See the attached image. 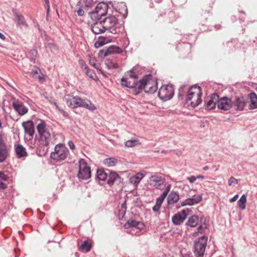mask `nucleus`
<instances>
[{"instance_id": "6e6d98bb", "label": "nucleus", "mask_w": 257, "mask_h": 257, "mask_svg": "<svg viewBox=\"0 0 257 257\" xmlns=\"http://www.w3.org/2000/svg\"><path fill=\"white\" fill-rule=\"evenodd\" d=\"M197 179H203L204 178V176L203 175H199L196 177Z\"/></svg>"}, {"instance_id": "052dcab7", "label": "nucleus", "mask_w": 257, "mask_h": 257, "mask_svg": "<svg viewBox=\"0 0 257 257\" xmlns=\"http://www.w3.org/2000/svg\"><path fill=\"white\" fill-rule=\"evenodd\" d=\"M33 53H37V51H35V50H33Z\"/></svg>"}, {"instance_id": "c03bdc74", "label": "nucleus", "mask_w": 257, "mask_h": 257, "mask_svg": "<svg viewBox=\"0 0 257 257\" xmlns=\"http://www.w3.org/2000/svg\"><path fill=\"white\" fill-rule=\"evenodd\" d=\"M238 183V181L237 179H236L235 178H234V177H231L230 179L229 180V181H228V185L229 186H231L232 184L234 183V184H237Z\"/></svg>"}, {"instance_id": "2f4dec72", "label": "nucleus", "mask_w": 257, "mask_h": 257, "mask_svg": "<svg viewBox=\"0 0 257 257\" xmlns=\"http://www.w3.org/2000/svg\"><path fill=\"white\" fill-rule=\"evenodd\" d=\"M141 144V143L140 142L139 140L137 139H132L130 140L127 141L125 143V145L126 147L132 148L136 146L139 145Z\"/></svg>"}, {"instance_id": "473e14b6", "label": "nucleus", "mask_w": 257, "mask_h": 257, "mask_svg": "<svg viewBox=\"0 0 257 257\" xmlns=\"http://www.w3.org/2000/svg\"><path fill=\"white\" fill-rule=\"evenodd\" d=\"M246 201H247V199H246V195L245 194L242 195L237 202V205L238 206V207L240 209H241V210L245 209V207H246Z\"/></svg>"}, {"instance_id": "37998d69", "label": "nucleus", "mask_w": 257, "mask_h": 257, "mask_svg": "<svg viewBox=\"0 0 257 257\" xmlns=\"http://www.w3.org/2000/svg\"><path fill=\"white\" fill-rule=\"evenodd\" d=\"M205 229H206L205 226H204L202 225H200L197 228V232H195L194 233V236H196L197 235L198 233H203Z\"/></svg>"}, {"instance_id": "dca6fc26", "label": "nucleus", "mask_w": 257, "mask_h": 257, "mask_svg": "<svg viewBox=\"0 0 257 257\" xmlns=\"http://www.w3.org/2000/svg\"><path fill=\"white\" fill-rule=\"evenodd\" d=\"M12 105L15 110L21 115H23L28 112V109L24 104L18 100L14 101Z\"/></svg>"}, {"instance_id": "a19ab883", "label": "nucleus", "mask_w": 257, "mask_h": 257, "mask_svg": "<svg viewBox=\"0 0 257 257\" xmlns=\"http://www.w3.org/2000/svg\"><path fill=\"white\" fill-rule=\"evenodd\" d=\"M75 12L79 16H83L85 13L83 6H82V7H80L77 5L76 8Z\"/></svg>"}, {"instance_id": "c9c22d12", "label": "nucleus", "mask_w": 257, "mask_h": 257, "mask_svg": "<svg viewBox=\"0 0 257 257\" xmlns=\"http://www.w3.org/2000/svg\"><path fill=\"white\" fill-rule=\"evenodd\" d=\"M84 71L86 75L92 80L95 81H97L99 80V79L98 78L97 76H96L94 72L89 69V68Z\"/></svg>"}, {"instance_id": "0eeeda50", "label": "nucleus", "mask_w": 257, "mask_h": 257, "mask_svg": "<svg viewBox=\"0 0 257 257\" xmlns=\"http://www.w3.org/2000/svg\"><path fill=\"white\" fill-rule=\"evenodd\" d=\"M117 21L115 17L111 16L106 18L102 22L105 31L108 30L110 33L116 34L120 32V28L118 27Z\"/></svg>"}, {"instance_id": "b1692460", "label": "nucleus", "mask_w": 257, "mask_h": 257, "mask_svg": "<svg viewBox=\"0 0 257 257\" xmlns=\"http://www.w3.org/2000/svg\"><path fill=\"white\" fill-rule=\"evenodd\" d=\"M167 200L169 204H174L179 201V195L176 192L172 191L168 195Z\"/></svg>"}, {"instance_id": "f704fd0d", "label": "nucleus", "mask_w": 257, "mask_h": 257, "mask_svg": "<svg viewBox=\"0 0 257 257\" xmlns=\"http://www.w3.org/2000/svg\"><path fill=\"white\" fill-rule=\"evenodd\" d=\"M119 178V175L115 172H110L108 176L107 180V183L109 185H112L114 183L115 181Z\"/></svg>"}, {"instance_id": "20e7f679", "label": "nucleus", "mask_w": 257, "mask_h": 257, "mask_svg": "<svg viewBox=\"0 0 257 257\" xmlns=\"http://www.w3.org/2000/svg\"><path fill=\"white\" fill-rule=\"evenodd\" d=\"M139 90H144L148 93H154L157 90L156 81L150 77H145L139 81Z\"/></svg>"}, {"instance_id": "ddd939ff", "label": "nucleus", "mask_w": 257, "mask_h": 257, "mask_svg": "<svg viewBox=\"0 0 257 257\" xmlns=\"http://www.w3.org/2000/svg\"><path fill=\"white\" fill-rule=\"evenodd\" d=\"M188 213L189 209H186L175 214L172 218L173 223L176 225L181 224L186 219Z\"/></svg>"}, {"instance_id": "4c0bfd02", "label": "nucleus", "mask_w": 257, "mask_h": 257, "mask_svg": "<svg viewBox=\"0 0 257 257\" xmlns=\"http://www.w3.org/2000/svg\"><path fill=\"white\" fill-rule=\"evenodd\" d=\"M97 177L100 180L104 181L107 178V174L103 170H98L97 172Z\"/></svg>"}, {"instance_id": "f257e3e1", "label": "nucleus", "mask_w": 257, "mask_h": 257, "mask_svg": "<svg viewBox=\"0 0 257 257\" xmlns=\"http://www.w3.org/2000/svg\"><path fill=\"white\" fill-rule=\"evenodd\" d=\"M67 105L72 108L79 107L85 108L89 110L94 111L97 109L96 107L88 99H82L78 96H72L67 95L65 96Z\"/></svg>"}, {"instance_id": "423d86ee", "label": "nucleus", "mask_w": 257, "mask_h": 257, "mask_svg": "<svg viewBox=\"0 0 257 257\" xmlns=\"http://www.w3.org/2000/svg\"><path fill=\"white\" fill-rule=\"evenodd\" d=\"M69 154V150L65 145L59 144L55 146L54 152L51 153L50 157L54 160L61 161L65 160Z\"/></svg>"}, {"instance_id": "5701e85b", "label": "nucleus", "mask_w": 257, "mask_h": 257, "mask_svg": "<svg viewBox=\"0 0 257 257\" xmlns=\"http://www.w3.org/2000/svg\"><path fill=\"white\" fill-rule=\"evenodd\" d=\"M30 75L34 79H38L41 83H42L45 79L39 68L36 67H34L30 73Z\"/></svg>"}, {"instance_id": "09e8293b", "label": "nucleus", "mask_w": 257, "mask_h": 257, "mask_svg": "<svg viewBox=\"0 0 257 257\" xmlns=\"http://www.w3.org/2000/svg\"><path fill=\"white\" fill-rule=\"evenodd\" d=\"M68 145L71 149L74 150L75 149V145L72 141H69Z\"/></svg>"}, {"instance_id": "bb28decb", "label": "nucleus", "mask_w": 257, "mask_h": 257, "mask_svg": "<svg viewBox=\"0 0 257 257\" xmlns=\"http://www.w3.org/2000/svg\"><path fill=\"white\" fill-rule=\"evenodd\" d=\"M249 97L250 99V104L249 105V107L250 109H255L257 108V95L255 93L251 92L250 93L248 98Z\"/></svg>"}, {"instance_id": "393cba45", "label": "nucleus", "mask_w": 257, "mask_h": 257, "mask_svg": "<svg viewBox=\"0 0 257 257\" xmlns=\"http://www.w3.org/2000/svg\"><path fill=\"white\" fill-rule=\"evenodd\" d=\"M199 222V218L197 215H193L189 218L186 223V225L191 227H195L197 226Z\"/></svg>"}, {"instance_id": "4d7b16f0", "label": "nucleus", "mask_w": 257, "mask_h": 257, "mask_svg": "<svg viewBox=\"0 0 257 257\" xmlns=\"http://www.w3.org/2000/svg\"><path fill=\"white\" fill-rule=\"evenodd\" d=\"M100 73L102 74V75H103L104 77H107V76H106V74H105L104 72H103L102 70H100Z\"/></svg>"}, {"instance_id": "39448f33", "label": "nucleus", "mask_w": 257, "mask_h": 257, "mask_svg": "<svg viewBox=\"0 0 257 257\" xmlns=\"http://www.w3.org/2000/svg\"><path fill=\"white\" fill-rule=\"evenodd\" d=\"M121 83L122 85L130 88H138V77L133 71H130L127 72L125 76L121 79Z\"/></svg>"}, {"instance_id": "de8ad7c7", "label": "nucleus", "mask_w": 257, "mask_h": 257, "mask_svg": "<svg viewBox=\"0 0 257 257\" xmlns=\"http://www.w3.org/2000/svg\"><path fill=\"white\" fill-rule=\"evenodd\" d=\"M187 179L189 181L190 183H193L196 181L197 178L194 176H191L190 177H187Z\"/></svg>"}, {"instance_id": "4be33fe9", "label": "nucleus", "mask_w": 257, "mask_h": 257, "mask_svg": "<svg viewBox=\"0 0 257 257\" xmlns=\"http://www.w3.org/2000/svg\"><path fill=\"white\" fill-rule=\"evenodd\" d=\"M92 31L95 34H99L105 31L102 21L96 22L91 26Z\"/></svg>"}, {"instance_id": "f3484780", "label": "nucleus", "mask_w": 257, "mask_h": 257, "mask_svg": "<svg viewBox=\"0 0 257 257\" xmlns=\"http://www.w3.org/2000/svg\"><path fill=\"white\" fill-rule=\"evenodd\" d=\"M202 197L201 195H195L192 198L186 199L184 201L181 202V206L186 205H193L197 204L201 201Z\"/></svg>"}, {"instance_id": "49530a36", "label": "nucleus", "mask_w": 257, "mask_h": 257, "mask_svg": "<svg viewBox=\"0 0 257 257\" xmlns=\"http://www.w3.org/2000/svg\"><path fill=\"white\" fill-rule=\"evenodd\" d=\"M0 179L3 181H7L8 177L3 172H0Z\"/></svg>"}, {"instance_id": "c85d7f7f", "label": "nucleus", "mask_w": 257, "mask_h": 257, "mask_svg": "<svg viewBox=\"0 0 257 257\" xmlns=\"http://www.w3.org/2000/svg\"><path fill=\"white\" fill-rule=\"evenodd\" d=\"M15 151L19 158L25 157L27 155L25 148L21 145H17L15 147Z\"/></svg>"}, {"instance_id": "3c124183", "label": "nucleus", "mask_w": 257, "mask_h": 257, "mask_svg": "<svg viewBox=\"0 0 257 257\" xmlns=\"http://www.w3.org/2000/svg\"><path fill=\"white\" fill-rule=\"evenodd\" d=\"M238 195L237 194L235 195L233 197H232V198H231L229 200V201H230V202H234L238 199Z\"/></svg>"}, {"instance_id": "72a5a7b5", "label": "nucleus", "mask_w": 257, "mask_h": 257, "mask_svg": "<svg viewBox=\"0 0 257 257\" xmlns=\"http://www.w3.org/2000/svg\"><path fill=\"white\" fill-rule=\"evenodd\" d=\"M107 38L102 37H99L98 40L95 43L94 46L95 48H99L105 44L108 43Z\"/></svg>"}, {"instance_id": "bf43d9fd", "label": "nucleus", "mask_w": 257, "mask_h": 257, "mask_svg": "<svg viewBox=\"0 0 257 257\" xmlns=\"http://www.w3.org/2000/svg\"><path fill=\"white\" fill-rule=\"evenodd\" d=\"M90 64L92 65L93 67H94L95 68H96V64L95 63H92L91 61L90 62Z\"/></svg>"}, {"instance_id": "a878e982", "label": "nucleus", "mask_w": 257, "mask_h": 257, "mask_svg": "<svg viewBox=\"0 0 257 257\" xmlns=\"http://www.w3.org/2000/svg\"><path fill=\"white\" fill-rule=\"evenodd\" d=\"M144 176L145 175L143 173H138L135 176L131 177L130 183L135 186H137Z\"/></svg>"}, {"instance_id": "a18cd8bd", "label": "nucleus", "mask_w": 257, "mask_h": 257, "mask_svg": "<svg viewBox=\"0 0 257 257\" xmlns=\"http://www.w3.org/2000/svg\"><path fill=\"white\" fill-rule=\"evenodd\" d=\"M79 64L81 65V68L83 69L84 70H85L86 69L88 68L85 62L82 60L79 61Z\"/></svg>"}, {"instance_id": "4468645a", "label": "nucleus", "mask_w": 257, "mask_h": 257, "mask_svg": "<svg viewBox=\"0 0 257 257\" xmlns=\"http://www.w3.org/2000/svg\"><path fill=\"white\" fill-rule=\"evenodd\" d=\"M170 189L171 185L168 184L166 188L165 191L161 194L160 197L157 199L156 204L153 208V210L154 212H157L160 210L162 203L167 197L168 193L170 191Z\"/></svg>"}, {"instance_id": "c756f323", "label": "nucleus", "mask_w": 257, "mask_h": 257, "mask_svg": "<svg viewBox=\"0 0 257 257\" xmlns=\"http://www.w3.org/2000/svg\"><path fill=\"white\" fill-rule=\"evenodd\" d=\"M118 163V160L114 158H108L103 161V164L107 167H112L115 166Z\"/></svg>"}, {"instance_id": "7c9ffc66", "label": "nucleus", "mask_w": 257, "mask_h": 257, "mask_svg": "<svg viewBox=\"0 0 257 257\" xmlns=\"http://www.w3.org/2000/svg\"><path fill=\"white\" fill-rule=\"evenodd\" d=\"M92 247V244L90 242L86 240L79 247V250L83 252H88L90 250Z\"/></svg>"}, {"instance_id": "e433bc0d", "label": "nucleus", "mask_w": 257, "mask_h": 257, "mask_svg": "<svg viewBox=\"0 0 257 257\" xmlns=\"http://www.w3.org/2000/svg\"><path fill=\"white\" fill-rule=\"evenodd\" d=\"M9 156L8 149H2L0 150V163L3 162Z\"/></svg>"}, {"instance_id": "2eb2a0df", "label": "nucleus", "mask_w": 257, "mask_h": 257, "mask_svg": "<svg viewBox=\"0 0 257 257\" xmlns=\"http://www.w3.org/2000/svg\"><path fill=\"white\" fill-rule=\"evenodd\" d=\"M219 96L216 93H213L208 97L205 100L206 107L208 109H211L215 108L216 104H218Z\"/></svg>"}, {"instance_id": "58836bf2", "label": "nucleus", "mask_w": 257, "mask_h": 257, "mask_svg": "<svg viewBox=\"0 0 257 257\" xmlns=\"http://www.w3.org/2000/svg\"><path fill=\"white\" fill-rule=\"evenodd\" d=\"M106 64L109 69H116L118 67L117 63L110 60L108 61L107 63H106Z\"/></svg>"}, {"instance_id": "7ed1b4c3", "label": "nucleus", "mask_w": 257, "mask_h": 257, "mask_svg": "<svg viewBox=\"0 0 257 257\" xmlns=\"http://www.w3.org/2000/svg\"><path fill=\"white\" fill-rule=\"evenodd\" d=\"M202 90L199 86H192L188 90L186 101L192 107H196L202 102Z\"/></svg>"}, {"instance_id": "f03ea898", "label": "nucleus", "mask_w": 257, "mask_h": 257, "mask_svg": "<svg viewBox=\"0 0 257 257\" xmlns=\"http://www.w3.org/2000/svg\"><path fill=\"white\" fill-rule=\"evenodd\" d=\"M37 129L39 134V146L42 147L44 146L48 147L51 142L52 138L46 122L44 120H40Z\"/></svg>"}, {"instance_id": "6ab92c4d", "label": "nucleus", "mask_w": 257, "mask_h": 257, "mask_svg": "<svg viewBox=\"0 0 257 257\" xmlns=\"http://www.w3.org/2000/svg\"><path fill=\"white\" fill-rule=\"evenodd\" d=\"M108 10L107 5L103 2L98 4L95 8V12L99 17L105 16Z\"/></svg>"}, {"instance_id": "13d9d810", "label": "nucleus", "mask_w": 257, "mask_h": 257, "mask_svg": "<svg viewBox=\"0 0 257 257\" xmlns=\"http://www.w3.org/2000/svg\"><path fill=\"white\" fill-rule=\"evenodd\" d=\"M203 169L204 171H207L209 169V167L207 166H206L204 167H203Z\"/></svg>"}, {"instance_id": "5fc2aeb1", "label": "nucleus", "mask_w": 257, "mask_h": 257, "mask_svg": "<svg viewBox=\"0 0 257 257\" xmlns=\"http://www.w3.org/2000/svg\"><path fill=\"white\" fill-rule=\"evenodd\" d=\"M54 105H55L56 107L61 112L63 110L62 109H61L59 106L56 104V103H54Z\"/></svg>"}, {"instance_id": "9d476101", "label": "nucleus", "mask_w": 257, "mask_h": 257, "mask_svg": "<svg viewBox=\"0 0 257 257\" xmlns=\"http://www.w3.org/2000/svg\"><path fill=\"white\" fill-rule=\"evenodd\" d=\"M174 93V88L171 85L162 86L159 89L158 95L160 98L164 101L170 99Z\"/></svg>"}, {"instance_id": "412c9836", "label": "nucleus", "mask_w": 257, "mask_h": 257, "mask_svg": "<svg viewBox=\"0 0 257 257\" xmlns=\"http://www.w3.org/2000/svg\"><path fill=\"white\" fill-rule=\"evenodd\" d=\"M165 178L161 176H152L150 178V184L157 188H161V186L164 183Z\"/></svg>"}, {"instance_id": "79ce46f5", "label": "nucleus", "mask_w": 257, "mask_h": 257, "mask_svg": "<svg viewBox=\"0 0 257 257\" xmlns=\"http://www.w3.org/2000/svg\"><path fill=\"white\" fill-rule=\"evenodd\" d=\"M2 149H8L6 143L3 140V136L0 134V150Z\"/></svg>"}, {"instance_id": "9b49d317", "label": "nucleus", "mask_w": 257, "mask_h": 257, "mask_svg": "<svg viewBox=\"0 0 257 257\" xmlns=\"http://www.w3.org/2000/svg\"><path fill=\"white\" fill-rule=\"evenodd\" d=\"M248 100V96L240 95L235 96L233 101V106L238 110H242L245 107Z\"/></svg>"}, {"instance_id": "f8f14e48", "label": "nucleus", "mask_w": 257, "mask_h": 257, "mask_svg": "<svg viewBox=\"0 0 257 257\" xmlns=\"http://www.w3.org/2000/svg\"><path fill=\"white\" fill-rule=\"evenodd\" d=\"M217 107L221 110L228 111L233 107V101L230 98L226 97L219 98Z\"/></svg>"}, {"instance_id": "1a4fd4ad", "label": "nucleus", "mask_w": 257, "mask_h": 257, "mask_svg": "<svg viewBox=\"0 0 257 257\" xmlns=\"http://www.w3.org/2000/svg\"><path fill=\"white\" fill-rule=\"evenodd\" d=\"M207 237L203 236L195 242L194 253L197 257H203L207 242Z\"/></svg>"}, {"instance_id": "a211bd4d", "label": "nucleus", "mask_w": 257, "mask_h": 257, "mask_svg": "<svg viewBox=\"0 0 257 257\" xmlns=\"http://www.w3.org/2000/svg\"><path fill=\"white\" fill-rule=\"evenodd\" d=\"M124 227L125 229L135 227L139 230H142L144 228V225L143 223L140 221H137L134 220H128L124 224Z\"/></svg>"}, {"instance_id": "ea45409f", "label": "nucleus", "mask_w": 257, "mask_h": 257, "mask_svg": "<svg viewBox=\"0 0 257 257\" xmlns=\"http://www.w3.org/2000/svg\"><path fill=\"white\" fill-rule=\"evenodd\" d=\"M80 4H82V6L86 8H88L91 6L93 4V0H81L79 2Z\"/></svg>"}, {"instance_id": "8fccbe9b", "label": "nucleus", "mask_w": 257, "mask_h": 257, "mask_svg": "<svg viewBox=\"0 0 257 257\" xmlns=\"http://www.w3.org/2000/svg\"><path fill=\"white\" fill-rule=\"evenodd\" d=\"M7 188V185L3 183V182L0 181V188L2 189H5Z\"/></svg>"}, {"instance_id": "cd10ccee", "label": "nucleus", "mask_w": 257, "mask_h": 257, "mask_svg": "<svg viewBox=\"0 0 257 257\" xmlns=\"http://www.w3.org/2000/svg\"><path fill=\"white\" fill-rule=\"evenodd\" d=\"M14 14L16 19L17 26H27L25 19L23 15L17 12H15Z\"/></svg>"}, {"instance_id": "6e6552de", "label": "nucleus", "mask_w": 257, "mask_h": 257, "mask_svg": "<svg viewBox=\"0 0 257 257\" xmlns=\"http://www.w3.org/2000/svg\"><path fill=\"white\" fill-rule=\"evenodd\" d=\"M79 171L77 176L79 179L86 180L91 176L90 168L88 166L87 162L83 159H81L78 161Z\"/></svg>"}, {"instance_id": "864d4df0", "label": "nucleus", "mask_w": 257, "mask_h": 257, "mask_svg": "<svg viewBox=\"0 0 257 257\" xmlns=\"http://www.w3.org/2000/svg\"><path fill=\"white\" fill-rule=\"evenodd\" d=\"M0 39L4 40L6 39V37L2 33H0Z\"/></svg>"}, {"instance_id": "aec40b11", "label": "nucleus", "mask_w": 257, "mask_h": 257, "mask_svg": "<svg viewBox=\"0 0 257 257\" xmlns=\"http://www.w3.org/2000/svg\"><path fill=\"white\" fill-rule=\"evenodd\" d=\"M22 125L24 128L25 132L26 134H28L30 136H33L35 130L33 122L31 120H29L26 122H23Z\"/></svg>"}, {"instance_id": "603ef678", "label": "nucleus", "mask_w": 257, "mask_h": 257, "mask_svg": "<svg viewBox=\"0 0 257 257\" xmlns=\"http://www.w3.org/2000/svg\"><path fill=\"white\" fill-rule=\"evenodd\" d=\"M61 112L63 114V115L66 117H67L68 116V113L65 112L63 109L62 110Z\"/></svg>"}]
</instances>
